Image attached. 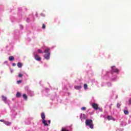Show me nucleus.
<instances>
[{
    "label": "nucleus",
    "mask_w": 131,
    "mask_h": 131,
    "mask_svg": "<svg viewBox=\"0 0 131 131\" xmlns=\"http://www.w3.org/2000/svg\"><path fill=\"white\" fill-rule=\"evenodd\" d=\"M4 123L6 124V125H11V122L9 121H5L4 122Z\"/></svg>",
    "instance_id": "ddd939ff"
},
{
    "label": "nucleus",
    "mask_w": 131,
    "mask_h": 131,
    "mask_svg": "<svg viewBox=\"0 0 131 131\" xmlns=\"http://www.w3.org/2000/svg\"><path fill=\"white\" fill-rule=\"evenodd\" d=\"M35 59L36 61H40V60H41V58H40L38 55H35Z\"/></svg>",
    "instance_id": "423d86ee"
},
{
    "label": "nucleus",
    "mask_w": 131,
    "mask_h": 131,
    "mask_svg": "<svg viewBox=\"0 0 131 131\" xmlns=\"http://www.w3.org/2000/svg\"><path fill=\"white\" fill-rule=\"evenodd\" d=\"M42 28L43 29H46V25H45V24H42Z\"/></svg>",
    "instance_id": "aec40b11"
},
{
    "label": "nucleus",
    "mask_w": 131,
    "mask_h": 131,
    "mask_svg": "<svg viewBox=\"0 0 131 131\" xmlns=\"http://www.w3.org/2000/svg\"><path fill=\"white\" fill-rule=\"evenodd\" d=\"M50 48H47L44 51V53H45L44 57L47 60H49V59H50V52H50Z\"/></svg>",
    "instance_id": "f03ea898"
},
{
    "label": "nucleus",
    "mask_w": 131,
    "mask_h": 131,
    "mask_svg": "<svg viewBox=\"0 0 131 131\" xmlns=\"http://www.w3.org/2000/svg\"><path fill=\"white\" fill-rule=\"evenodd\" d=\"M0 121H1V122H4V123H5V122L6 121H5V120H0Z\"/></svg>",
    "instance_id": "a878e982"
},
{
    "label": "nucleus",
    "mask_w": 131,
    "mask_h": 131,
    "mask_svg": "<svg viewBox=\"0 0 131 131\" xmlns=\"http://www.w3.org/2000/svg\"><path fill=\"white\" fill-rule=\"evenodd\" d=\"M129 104H131V98L129 100Z\"/></svg>",
    "instance_id": "bb28decb"
},
{
    "label": "nucleus",
    "mask_w": 131,
    "mask_h": 131,
    "mask_svg": "<svg viewBox=\"0 0 131 131\" xmlns=\"http://www.w3.org/2000/svg\"><path fill=\"white\" fill-rule=\"evenodd\" d=\"M61 131H69V130H66L65 128H62V129H61Z\"/></svg>",
    "instance_id": "b1692460"
},
{
    "label": "nucleus",
    "mask_w": 131,
    "mask_h": 131,
    "mask_svg": "<svg viewBox=\"0 0 131 131\" xmlns=\"http://www.w3.org/2000/svg\"><path fill=\"white\" fill-rule=\"evenodd\" d=\"M37 52L39 54H42V53H43V52H42V51L40 49H38Z\"/></svg>",
    "instance_id": "2eb2a0df"
},
{
    "label": "nucleus",
    "mask_w": 131,
    "mask_h": 131,
    "mask_svg": "<svg viewBox=\"0 0 131 131\" xmlns=\"http://www.w3.org/2000/svg\"><path fill=\"white\" fill-rule=\"evenodd\" d=\"M82 115H83V116H84V114H83Z\"/></svg>",
    "instance_id": "c85d7f7f"
},
{
    "label": "nucleus",
    "mask_w": 131,
    "mask_h": 131,
    "mask_svg": "<svg viewBox=\"0 0 131 131\" xmlns=\"http://www.w3.org/2000/svg\"><path fill=\"white\" fill-rule=\"evenodd\" d=\"M84 90H86L88 89V84H84Z\"/></svg>",
    "instance_id": "a211bd4d"
},
{
    "label": "nucleus",
    "mask_w": 131,
    "mask_h": 131,
    "mask_svg": "<svg viewBox=\"0 0 131 131\" xmlns=\"http://www.w3.org/2000/svg\"><path fill=\"white\" fill-rule=\"evenodd\" d=\"M74 89L75 90H80V89H81V86H80V85H79V86L76 85V86H74Z\"/></svg>",
    "instance_id": "1a4fd4ad"
},
{
    "label": "nucleus",
    "mask_w": 131,
    "mask_h": 131,
    "mask_svg": "<svg viewBox=\"0 0 131 131\" xmlns=\"http://www.w3.org/2000/svg\"><path fill=\"white\" fill-rule=\"evenodd\" d=\"M42 123H43L45 126H49V124H48L46 120H42Z\"/></svg>",
    "instance_id": "0eeeda50"
},
{
    "label": "nucleus",
    "mask_w": 131,
    "mask_h": 131,
    "mask_svg": "<svg viewBox=\"0 0 131 131\" xmlns=\"http://www.w3.org/2000/svg\"><path fill=\"white\" fill-rule=\"evenodd\" d=\"M48 123H51V120H48Z\"/></svg>",
    "instance_id": "cd10ccee"
},
{
    "label": "nucleus",
    "mask_w": 131,
    "mask_h": 131,
    "mask_svg": "<svg viewBox=\"0 0 131 131\" xmlns=\"http://www.w3.org/2000/svg\"><path fill=\"white\" fill-rule=\"evenodd\" d=\"M17 67L19 68H22V63H21V62H18L17 63Z\"/></svg>",
    "instance_id": "9b49d317"
},
{
    "label": "nucleus",
    "mask_w": 131,
    "mask_h": 131,
    "mask_svg": "<svg viewBox=\"0 0 131 131\" xmlns=\"http://www.w3.org/2000/svg\"><path fill=\"white\" fill-rule=\"evenodd\" d=\"M21 82H22V81L21 80H18V81H17V83L18 84H19V83H21Z\"/></svg>",
    "instance_id": "4be33fe9"
},
{
    "label": "nucleus",
    "mask_w": 131,
    "mask_h": 131,
    "mask_svg": "<svg viewBox=\"0 0 131 131\" xmlns=\"http://www.w3.org/2000/svg\"><path fill=\"white\" fill-rule=\"evenodd\" d=\"M124 113L125 115H128V111L127 110H124Z\"/></svg>",
    "instance_id": "dca6fc26"
},
{
    "label": "nucleus",
    "mask_w": 131,
    "mask_h": 131,
    "mask_svg": "<svg viewBox=\"0 0 131 131\" xmlns=\"http://www.w3.org/2000/svg\"><path fill=\"white\" fill-rule=\"evenodd\" d=\"M85 124L88 126H90V128L93 129L94 128V124H93V120L88 119L85 121Z\"/></svg>",
    "instance_id": "f257e3e1"
},
{
    "label": "nucleus",
    "mask_w": 131,
    "mask_h": 131,
    "mask_svg": "<svg viewBox=\"0 0 131 131\" xmlns=\"http://www.w3.org/2000/svg\"><path fill=\"white\" fill-rule=\"evenodd\" d=\"M107 118L108 120H112V119H113V117L111 116H108Z\"/></svg>",
    "instance_id": "f8f14e48"
},
{
    "label": "nucleus",
    "mask_w": 131,
    "mask_h": 131,
    "mask_svg": "<svg viewBox=\"0 0 131 131\" xmlns=\"http://www.w3.org/2000/svg\"><path fill=\"white\" fill-rule=\"evenodd\" d=\"M2 98L3 101H4V102L5 103H7V102H8V99L7 98V97H6L4 95H2Z\"/></svg>",
    "instance_id": "39448f33"
},
{
    "label": "nucleus",
    "mask_w": 131,
    "mask_h": 131,
    "mask_svg": "<svg viewBox=\"0 0 131 131\" xmlns=\"http://www.w3.org/2000/svg\"><path fill=\"white\" fill-rule=\"evenodd\" d=\"M14 56H10L9 57V61H14Z\"/></svg>",
    "instance_id": "9d476101"
},
{
    "label": "nucleus",
    "mask_w": 131,
    "mask_h": 131,
    "mask_svg": "<svg viewBox=\"0 0 131 131\" xmlns=\"http://www.w3.org/2000/svg\"><path fill=\"white\" fill-rule=\"evenodd\" d=\"M12 71H11V73H12Z\"/></svg>",
    "instance_id": "c756f323"
},
{
    "label": "nucleus",
    "mask_w": 131,
    "mask_h": 131,
    "mask_svg": "<svg viewBox=\"0 0 131 131\" xmlns=\"http://www.w3.org/2000/svg\"><path fill=\"white\" fill-rule=\"evenodd\" d=\"M112 68V72L114 73L115 72L116 73H118L119 72V70L118 69L116 68L115 66H113L111 67Z\"/></svg>",
    "instance_id": "7ed1b4c3"
},
{
    "label": "nucleus",
    "mask_w": 131,
    "mask_h": 131,
    "mask_svg": "<svg viewBox=\"0 0 131 131\" xmlns=\"http://www.w3.org/2000/svg\"><path fill=\"white\" fill-rule=\"evenodd\" d=\"M41 118H42V121L46 119V115L45 114V113H42L41 114Z\"/></svg>",
    "instance_id": "6e6552de"
},
{
    "label": "nucleus",
    "mask_w": 131,
    "mask_h": 131,
    "mask_svg": "<svg viewBox=\"0 0 131 131\" xmlns=\"http://www.w3.org/2000/svg\"><path fill=\"white\" fill-rule=\"evenodd\" d=\"M23 97L25 99V100H27V95H26V94H24L23 95Z\"/></svg>",
    "instance_id": "f3484780"
},
{
    "label": "nucleus",
    "mask_w": 131,
    "mask_h": 131,
    "mask_svg": "<svg viewBox=\"0 0 131 131\" xmlns=\"http://www.w3.org/2000/svg\"><path fill=\"white\" fill-rule=\"evenodd\" d=\"M92 107L95 109V110H98V109H99V105L95 103H94L92 104Z\"/></svg>",
    "instance_id": "20e7f679"
},
{
    "label": "nucleus",
    "mask_w": 131,
    "mask_h": 131,
    "mask_svg": "<svg viewBox=\"0 0 131 131\" xmlns=\"http://www.w3.org/2000/svg\"><path fill=\"white\" fill-rule=\"evenodd\" d=\"M22 76H23V75L22 74H19L18 75V77H22Z\"/></svg>",
    "instance_id": "5701e85b"
},
{
    "label": "nucleus",
    "mask_w": 131,
    "mask_h": 131,
    "mask_svg": "<svg viewBox=\"0 0 131 131\" xmlns=\"http://www.w3.org/2000/svg\"><path fill=\"white\" fill-rule=\"evenodd\" d=\"M86 109V108L85 107H82L81 108V110H82V111H85Z\"/></svg>",
    "instance_id": "6ab92c4d"
},
{
    "label": "nucleus",
    "mask_w": 131,
    "mask_h": 131,
    "mask_svg": "<svg viewBox=\"0 0 131 131\" xmlns=\"http://www.w3.org/2000/svg\"><path fill=\"white\" fill-rule=\"evenodd\" d=\"M20 97H21V93L17 92L16 94V98H20Z\"/></svg>",
    "instance_id": "4468645a"
},
{
    "label": "nucleus",
    "mask_w": 131,
    "mask_h": 131,
    "mask_svg": "<svg viewBox=\"0 0 131 131\" xmlns=\"http://www.w3.org/2000/svg\"><path fill=\"white\" fill-rule=\"evenodd\" d=\"M117 106L118 108H119V107H120V106H121V105L120 104V103H117Z\"/></svg>",
    "instance_id": "412c9836"
},
{
    "label": "nucleus",
    "mask_w": 131,
    "mask_h": 131,
    "mask_svg": "<svg viewBox=\"0 0 131 131\" xmlns=\"http://www.w3.org/2000/svg\"><path fill=\"white\" fill-rule=\"evenodd\" d=\"M16 63H12V66L14 67H15V66H16Z\"/></svg>",
    "instance_id": "393cba45"
}]
</instances>
